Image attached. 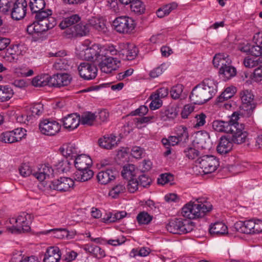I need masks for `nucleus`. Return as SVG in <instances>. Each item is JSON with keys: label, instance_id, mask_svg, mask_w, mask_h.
Returning <instances> with one entry per match:
<instances>
[{"label": "nucleus", "instance_id": "nucleus-39", "mask_svg": "<svg viewBox=\"0 0 262 262\" xmlns=\"http://www.w3.org/2000/svg\"><path fill=\"white\" fill-rule=\"evenodd\" d=\"M53 67L56 70H69L71 68V64L69 61L64 58H59L57 59L55 62Z\"/></svg>", "mask_w": 262, "mask_h": 262}, {"label": "nucleus", "instance_id": "nucleus-44", "mask_svg": "<svg viewBox=\"0 0 262 262\" xmlns=\"http://www.w3.org/2000/svg\"><path fill=\"white\" fill-rule=\"evenodd\" d=\"M177 138L179 139L180 142L185 143L188 140V133L186 127L180 126L178 128Z\"/></svg>", "mask_w": 262, "mask_h": 262}, {"label": "nucleus", "instance_id": "nucleus-22", "mask_svg": "<svg viewBox=\"0 0 262 262\" xmlns=\"http://www.w3.org/2000/svg\"><path fill=\"white\" fill-rule=\"evenodd\" d=\"M73 163L78 170L89 168L92 165V160L90 156L81 154L78 155L74 159Z\"/></svg>", "mask_w": 262, "mask_h": 262}, {"label": "nucleus", "instance_id": "nucleus-57", "mask_svg": "<svg viewBox=\"0 0 262 262\" xmlns=\"http://www.w3.org/2000/svg\"><path fill=\"white\" fill-rule=\"evenodd\" d=\"M13 3L10 0H0V11L6 13L10 10H11Z\"/></svg>", "mask_w": 262, "mask_h": 262}, {"label": "nucleus", "instance_id": "nucleus-12", "mask_svg": "<svg viewBox=\"0 0 262 262\" xmlns=\"http://www.w3.org/2000/svg\"><path fill=\"white\" fill-rule=\"evenodd\" d=\"M78 70L81 77L85 80L94 79L97 75V68L93 64L82 62L78 67Z\"/></svg>", "mask_w": 262, "mask_h": 262}, {"label": "nucleus", "instance_id": "nucleus-42", "mask_svg": "<svg viewBox=\"0 0 262 262\" xmlns=\"http://www.w3.org/2000/svg\"><path fill=\"white\" fill-rule=\"evenodd\" d=\"M115 171H113L111 169H107L105 171H101L99 172L97 175V180H114L116 179Z\"/></svg>", "mask_w": 262, "mask_h": 262}, {"label": "nucleus", "instance_id": "nucleus-40", "mask_svg": "<svg viewBox=\"0 0 262 262\" xmlns=\"http://www.w3.org/2000/svg\"><path fill=\"white\" fill-rule=\"evenodd\" d=\"M97 116L91 112H86L80 116V122L83 125H92Z\"/></svg>", "mask_w": 262, "mask_h": 262}, {"label": "nucleus", "instance_id": "nucleus-27", "mask_svg": "<svg viewBox=\"0 0 262 262\" xmlns=\"http://www.w3.org/2000/svg\"><path fill=\"white\" fill-rule=\"evenodd\" d=\"M80 19L78 14H73L64 18L59 24V26L62 30L68 29L76 25L75 24L78 23Z\"/></svg>", "mask_w": 262, "mask_h": 262}, {"label": "nucleus", "instance_id": "nucleus-3", "mask_svg": "<svg viewBox=\"0 0 262 262\" xmlns=\"http://www.w3.org/2000/svg\"><path fill=\"white\" fill-rule=\"evenodd\" d=\"M195 202H190L182 209V215L189 219L203 217L212 208V205L205 198H198Z\"/></svg>", "mask_w": 262, "mask_h": 262}, {"label": "nucleus", "instance_id": "nucleus-48", "mask_svg": "<svg viewBox=\"0 0 262 262\" xmlns=\"http://www.w3.org/2000/svg\"><path fill=\"white\" fill-rule=\"evenodd\" d=\"M13 132L12 131L6 132L3 133L0 136V140L2 142L8 143H12L16 142V139L14 138Z\"/></svg>", "mask_w": 262, "mask_h": 262}, {"label": "nucleus", "instance_id": "nucleus-16", "mask_svg": "<svg viewBox=\"0 0 262 262\" xmlns=\"http://www.w3.org/2000/svg\"><path fill=\"white\" fill-rule=\"evenodd\" d=\"M27 4L26 0H16L13 3L11 9V17L13 19L20 20L23 18L26 14Z\"/></svg>", "mask_w": 262, "mask_h": 262}, {"label": "nucleus", "instance_id": "nucleus-4", "mask_svg": "<svg viewBox=\"0 0 262 262\" xmlns=\"http://www.w3.org/2000/svg\"><path fill=\"white\" fill-rule=\"evenodd\" d=\"M33 219L31 214L25 212H21L16 217L9 219L10 224L12 226L7 230L13 234H18L28 232L30 230V223Z\"/></svg>", "mask_w": 262, "mask_h": 262}, {"label": "nucleus", "instance_id": "nucleus-33", "mask_svg": "<svg viewBox=\"0 0 262 262\" xmlns=\"http://www.w3.org/2000/svg\"><path fill=\"white\" fill-rule=\"evenodd\" d=\"M209 232L212 235H221L228 233V228L223 223L216 222L211 225Z\"/></svg>", "mask_w": 262, "mask_h": 262}, {"label": "nucleus", "instance_id": "nucleus-45", "mask_svg": "<svg viewBox=\"0 0 262 262\" xmlns=\"http://www.w3.org/2000/svg\"><path fill=\"white\" fill-rule=\"evenodd\" d=\"M49 78L48 75L43 76H37L33 78L32 83L33 85L36 87L44 86L47 85H49Z\"/></svg>", "mask_w": 262, "mask_h": 262}, {"label": "nucleus", "instance_id": "nucleus-31", "mask_svg": "<svg viewBox=\"0 0 262 262\" xmlns=\"http://www.w3.org/2000/svg\"><path fill=\"white\" fill-rule=\"evenodd\" d=\"M53 189L59 191H68L72 189L75 181H53Z\"/></svg>", "mask_w": 262, "mask_h": 262}, {"label": "nucleus", "instance_id": "nucleus-25", "mask_svg": "<svg viewBox=\"0 0 262 262\" xmlns=\"http://www.w3.org/2000/svg\"><path fill=\"white\" fill-rule=\"evenodd\" d=\"M61 252L58 247H49L43 258L44 262H59L61 258Z\"/></svg>", "mask_w": 262, "mask_h": 262}, {"label": "nucleus", "instance_id": "nucleus-61", "mask_svg": "<svg viewBox=\"0 0 262 262\" xmlns=\"http://www.w3.org/2000/svg\"><path fill=\"white\" fill-rule=\"evenodd\" d=\"M144 154V150L139 146L133 147L131 151V155L133 157L136 159H141Z\"/></svg>", "mask_w": 262, "mask_h": 262}, {"label": "nucleus", "instance_id": "nucleus-1", "mask_svg": "<svg viewBox=\"0 0 262 262\" xmlns=\"http://www.w3.org/2000/svg\"><path fill=\"white\" fill-rule=\"evenodd\" d=\"M238 119L239 114L234 112L228 121L214 120L212 126L216 132L232 134V140L234 143L241 144L247 140L248 133L244 130L243 125L237 122Z\"/></svg>", "mask_w": 262, "mask_h": 262}, {"label": "nucleus", "instance_id": "nucleus-64", "mask_svg": "<svg viewBox=\"0 0 262 262\" xmlns=\"http://www.w3.org/2000/svg\"><path fill=\"white\" fill-rule=\"evenodd\" d=\"M250 54L256 57L262 56V47L259 45H251Z\"/></svg>", "mask_w": 262, "mask_h": 262}, {"label": "nucleus", "instance_id": "nucleus-51", "mask_svg": "<svg viewBox=\"0 0 262 262\" xmlns=\"http://www.w3.org/2000/svg\"><path fill=\"white\" fill-rule=\"evenodd\" d=\"M185 156L189 159L193 160L196 158L200 154V152L194 148L192 147H187L184 150Z\"/></svg>", "mask_w": 262, "mask_h": 262}, {"label": "nucleus", "instance_id": "nucleus-2", "mask_svg": "<svg viewBox=\"0 0 262 262\" xmlns=\"http://www.w3.org/2000/svg\"><path fill=\"white\" fill-rule=\"evenodd\" d=\"M217 82L209 78L204 79L192 90L189 98L195 104H203L215 95L217 91Z\"/></svg>", "mask_w": 262, "mask_h": 262}, {"label": "nucleus", "instance_id": "nucleus-34", "mask_svg": "<svg viewBox=\"0 0 262 262\" xmlns=\"http://www.w3.org/2000/svg\"><path fill=\"white\" fill-rule=\"evenodd\" d=\"M135 174V167L133 164H127L123 167L121 175L124 179L137 180L136 179L134 178Z\"/></svg>", "mask_w": 262, "mask_h": 262}, {"label": "nucleus", "instance_id": "nucleus-17", "mask_svg": "<svg viewBox=\"0 0 262 262\" xmlns=\"http://www.w3.org/2000/svg\"><path fill=\"white\" fill-rule=\"evenodd\" d=\"M90 29L88 25L80 23L66 29L65 33L68 37L76 38L87 35Z\"/></svg>", "mask_w": 262, "mask_h": 262}, {"label": "nucleus", "instance_id": "nucleus-20", "mask_svg": "<svg viewBox=\"0 0 262 262\" xmlns=\"http://www.w3.org/2000/svg\"><path fill=\"white\" fill-rule=\"evenodd\" d=\"M62 155L66 158L74 160L78 155V148L74 143H68L62 145L59 148Z\"/></svg>", "mask_w": 262, "mask_h": 262}, {"label": "nucleus", "instance_id": "nucleus-58", "mask_svg": "<svg viewBox=\"0 0 262 262\" xmlns=\"http://www.w3.org/2000/svg\"><path fill=\"white\" fill-rule=\"evenodd\" d=\"M78 171L81 180H90L94 175L93 171L89 168Z\"/></svg>", "mask_w": 262, "mask_h": 262}, {"label": "nucleus", "instance_id": "nucleus-56", "mask_svg": "<svg viewBox=\"0 0 262 262\" xmlns=\"http://www.w3.org/2000/svg\"><path fill=\"white\" fill-rule=\"evenodd\" d=\"M71 164L72 163L68 160H62L56 165L57 169L58 172H66L69 170Z\"/></svg>", "mask_w": 262, "mask_h": 262}, {"label": "nucleus", "instance_id": "nucleus-41", "mask_svg": "<svg viewBox=\"0 0 262 262\" xmlns=\"http://www.w3.org/2000/svg\"><path fill=\"white\" fill-rule=\"evenodd\" d=\"M132 11L137 14H141L145 11V6L140 0H133L129 5Z\"/></svg>", "mask_w": 262, "mask_h": 262}, {"label": "nucleus", "instance_id": "nucleus-21", "mask_svg": "<svg viewBox=\"0 0 262 262\" xmlns=\"http://www.w3.org/2000/svg\"><path fill=\"white\" fill-rule=\"evenodd\" d=\"M233 143L234 142L232 140V137L230 139L226 136H222L216 147L217 152L220 155L228 153L232 148Z\"/></svg>", "mask_w": 262, "mask_h": 262}, {"label": "nucleus", "instance_id": "nucleus-6", "mask_svg": "<svg viewBox=\"0 0 262 262\" xmlns=\"http://www.w3.org/2000/svg\"><path fill=\"white\" fill-rule=\"evenodd\" d=\"M115 30L120 33H130L135 27L134 20L126 16L117 17L113 22Z\"/></svg>", "mask_w": 262, "mask_h": 262}, {"label": "nucleus", "instance_id": "nucleus-11", "mask_svg": "<svg viewBox=\"0 0 262 262\" xmlns=\"http://www.w3.org/2000/svg\"><path fill=\"white\" fill-rule=\"evenodd\" d=\"M193 144L199 148L209 149L211 147L212 142L209 133L205 131H199L195 133Z\"/></svg>", "mask_w": 262, "mask_h": 262}, {"label": "nucleus", "instance_id": "nucleus-38", "mask_svg": "<svg viewBox=\"0 0 262 262\" xmlns=\"http://www.w3.org/2000/svg\"><path fill=\"white\" fill-rule=\"evenodd\" d=\"M40 27L43 30L44 32L52 29L56 24V20L53 17H51L49 19L37 20Z\"/></svg>", "mask_w": 262, "mask_h": 262}, {"label": "nucleus", "instance_id": "nucleus-47", "mask_svg": "<svg viewBox=\"0 0 262 262\" xmlns=\"http://www.w3.org/2000/svg\"><path fill=\"white\" fill-rule=\"evenodd\" d=\"M260 63V58L258 57H246L244 60V64L246 67L252 68L258 66Z\"/></svg>", "mask_w": 262, "mask_h": 262}, {"label": "nucleus", "instance_id": "nucleus-36", "mask_svg": "<svg viewBox=\"0 0 262 262\" xmlns=\"http://www.w3.org/2000/svg\"><path fill=\"white\" fill-rule=\"evenodd\" d=\"M235 92L234 87H228L222 93L217 97L216 99V103H221L225 100L231 98L233 96Z\"/></svg>", "mask_w": 262, "mask_h": 262}, {"label": "nucleus", "instance_id": "nucleus-59", "mask_svg": "<svg viewBox=\"0 0 262 262\" xmlns=\"http://www.w3.org/2000/svg\"><path fill=\"white\" fill-rule=\"evenodd\" d=\"M180 142V141L176 136H170L168 139L163 138L162 140V143L164 146H174Z\"/></svg>", "mask_w": 262, "mask_h": 262}, {"label": "nucleus", "instance_id": "nucleus-37", "mask_svg": "<svg viewBox=\"0 0 262 262\" xmlns=\"http://www.w3.org/2000/svg\"><path fill=\"white\" fill-rule=\"evenodd\" d=\"M43 112V104L41 103H36L32 105L30 108L29 113V116H27V118L29 117V119H31V117L37 118L42 115Z\"/></svg>", "mask_w": 262, "mask_h": 262}, {"label": "nucleus", "instance_id": "nucleus-14", "mask_svg": "<svg viewBox=\"0 0 262 262\" xmlns=\"http://www.w3.org/2000/svg\"><path fill=\"white\" fill-rule=\"evenodd\" d=\"M104 52V49L99 48L98 45H94L84 50V58L86 60L98 63L103 57Z\"/></svg>", "mask_w": 262, "mask_h": 262}, {"label": "nucleus", "instance_id": "nucleus-55", "mask_svg": "<svg viewBox=\"0 0 262 262\" xmlns=\"http://www.w3.org/2000/svg\"><path fill=\"white\" fill-rule=\"evenodd\" d=\"M35 14V18L37 20L49 19L52 15V11L51 10L48 9L47 10H40L37 12H34Z\"/></svg>", "mask_w": 262, "mask_h": 262}, {"label": "nucleus", "instance_id": "nucleus-18", "mask_svg": "<svg viewBox=\"0 0 262 262\" xmlns=\"http://www.w3.org/2000/svg\"><path fill=\"white\" fill-rule=\"evenodd\" d=\"M72 78L67 73L57 74L53 75L49 78V86L60 88L67 86L71 81Z\"/></svg>", "mask_w": 262, "mask_h": 262}, {"label": "nucleus", "instance_id": "nucleus-10", "mask_svg": "<svg viewBox=\"0 0 262 262\" xmlns=\"http://www.w3.org/2000/svg\"><path fill=\"white\" fill-rule=\"evenodd\" d=\"M120 61L116 58L103 54V57L98 62V66L101 72L105 73H110L118 68V64Z\"/></svg>", "mask_w": 262, "mask_h": 262}, {"label": "nucleus", "instance_id": "nucleus-54", "mask_svg": "<svg viewBox=\"0 0 262 262\" xmlns=\"http://www.w3.org/2000/svg\"><path fill=\"white\" fill-rule=\"evenodd\" d=\"M125 189L124 185L119 184L112 188L109 192V195L113 198H116L120 193H123Z\"/></svg>", "mask_w": 262, "mask_h": 262}, {"label": "nucleus", "instance_id": "nucleus-8", "mask_svg": "<svg viewBox=\"0 0 262 262\" xmlns=\"http://www.w3.org/2000/svg\"><path fill=\"white\" fill-rule=\"evenodd\" d=\"M240 96L242 102V109L247 112L248 116H251L257 105L254 95L251 91L245 90L241 92Z\"/></svg>", "mask_w": 262, "mask_h": 262}, {"label": "nucleus", "instance_id": "nucleus-26", "mask_svg": "<svg viewBox=\"0 0 262 262\" xmlns=\"http://www.w3.org/2000/svg\"><path fill=\"white\" fill-rule=\"evenodd\" d=\"M212 63L215 68H224L231 66V60L228 55L218 54L214 56Z\"/></svg>", "mask_w": 262, "mask_h": 262}, {"label": "nucleus", "instance_id": "nucleus-46", "mask_svg": "<svg viewBox=\"0 0 262 262\" xmlns=\"http://www.w3.org/2000/svg\"><path fill=\"white\" fill-rule=\"evenodd\" d=\"M136 219L139 225H147L151 221L152 216L147 212L142 211L138 214Z\"/></svg>", "mask_w": 262, "mask_h": 262}, {"label": "nucleus", "instance_id": "nucleus-24", "mask_svg": "<svg viewBox=\"0 0 262 262\" xmlns=\"http://www.w3.org/2000/svg\"><path fill=\"white\" fill-rule=\"evenodd\" d=\"M254 227V220L239 221L234 224V228L237 231L245 234H253Z\"/></svg>", "mask_w": 262, "mask_h": 262}, {"label": "nucleus", "instance_id": "nucleus-13", "mask_svg": "<svg viewBox=\"0 0 262 262\" xmlns=\"http://www.w3.org/2000/svg\"><path fill=\"white\" fill-rule=\"evenodd\" d=\"M19 45H11L6 51L1 53V56L6 61L10 62H16L18 56L22 55V50Z\"/></svg>", "mask_w": 262, "mask_h": 262}, {"label": "nucleus", "instance_id": "nucleus-32", "mask_svg": "<svg viewBox=\"0 0 262 262\" xmlns=\"http://www.w3.org/2000/svg\"><path fill=\"white\" fill-rule=\"evenodd\" d=\"M219 74L221 78L227 81L234 77L236 74V69L231 66L220 68Z\"/></svg>", "mask_w": 262, "mask_h": 262}, {"label": "nucleus", "instance_id": "nucleus-63", "mask_svg": "<svg viewBox=\"0 0 262 262\" xmlns=\"http://www.w3.org/2000/svg\"><path fill=\"white\" fill-rule=\"evenodd\" d=\"M12 132H13V134H14L13 136L16 139V141L18 142L21 140L24 135H25L26 130L23 128H17L12 130Z\"/></svg>", "mask_w": 262, "mask_h": 262}, {"label": "nucleus", "instance_id": "nucleus-7", "mask_svg": "<svg viewBox=\"0 0 262 262\" xmlns=\"http://www.w3.org/2000/svg\"><path fill=\"white\" fill-rule=\"evenodd\" d=\"M196 164L205 173L214 172L219 166V161L214 156L205 155L197 159Z\"/></svg>", "mask_w": 262, "mask_h": 262}, {"label": "nucleus", "instance_id": "nucleus-19", "mask_svg": "<svg viewBox=\"0 0 262 262\" xmlns=\"http://www.w3.org/2000/svg\"><path fill=\"white\" fill-rule=\"evenodd\" d=\"M178 108L174 105L168 106L162 108L158 114V117L162 121L174 119L178 114Z\"/></svg>", "mask_w": 262, "mask_h": 262}, {"label": "nucleus", "instance_id": "nucleus-52", "mask_svg": "<svg viewBox=\"0 0 262 262\" xmlns=\"http://www.w3.org/2000/svg\"><path fill=\"white\" fill-rule=\"evenodd\" d=\"M183 91V86L179 84L173 86L170 90V95L171 97L174 99H178L180 98Z\"/></svg>", "mask_w": 262, "mask_h": 262}, {"label": "nucleus", "instance_id": "nucleus-62", "mask_svg": "<svg viewBox=\"0 0 262 262\" xmlns=\"http://www.w3.org/2000/svg\"><path fill=\"white\" fill-rule=\"evenodd\" d=\"M206 116L204 113L197 115L195 116L196 123L194 124V127L198 128L203 126L206 123Z\"/></svg>", "mask_w": 262, "mask_h": 262}, {"label": "nucleus", "instance_id": "nucleus-50", "mask_svg": "<svg viewBox=\"0 0 262 262\" xmlns=\"http://www.w3.org/2000/svg\"><path fill=\"white\" fill-rule=\"evenodd\" d=\"M151 101L149 107L151 110H155L160 108L162 105V101L156 95L151 94L150 96Z\"/></svg>", "mask_w": 262, "mask_h": 262}, {"label": "nucleus", "instance_id": "nucleus-5", "mask_svg": "<svg viewBox=\"0 0 262 262\" xmlns=\"http://www.w3.org/2000/svg\"><path fill=\"white\" fill-rule=\"evenodd\" d=\"M194 228L193 223L189 220L174 219L166 225L167 231L173 234H182L191 232Z\"/></svg>", "mask_w": 262, "mask_h": 262}, {"label": "nucleus", "instance_id": "nucleus-35", "mask_svg": "<svg viewBox=\"0 0 262 262\" xmlns=\"http://www.w3.org/2000/svg\"><path fill=\"white\" fill-rule=\"evenodd\" d=\"M13 94L12 89L9 85H0V101H8L12 97Z\"/></svg>", "mask_w": 262, "mask_h": 262}, {"label": "nucleus", "instance_id": "nucleus-49", "mask_svg": "<svg viewBox=\"0 0 262 262\" xmlns=\"http://www.w3.org/2000/svg\"><path fill=\"white\" fill-rule=\"evenodd\" d=\"M51 232H53L55 237L57 238H63L64 237H68L69 235V231L64 228H54L45 231V233H48Z\"/></svg>", "mask_w": 262, "mask_h": 262}, {"label": "nucleus", "instance_id": "nucleus-9", "mask_svg": "<svg viewBox=\"0 0 262 262\" xmlns=\"http://www.w3.org/2000/svg\"><path fill=\"white\" fill-rule=\"evenodd\" d=\"M39 128L42 134L52 136L59 132L61 126L57 122L47 119L40 121Z\"/></svg>", "mask_w": 262, "mask_h": 262}, {"label": "nucleus", "instance_id": "nucleus-29", "mask_svg": "<svg viewBox=\"0 0 262 262\" xmlns=\"http://www.w3.org/2000/svg\"><path fill=\"white\" fill-rule=\"evenodd\" d=\"M100 146L107 149H111L115 147L117 144L116 137L113 135L110 136H104L103 138H100L98 140Z\"/></svg>", "mask_w": 262, "mask_h": 262}, {"label": "nucleus", "instance_id": "nucleus-28", "mask_svg": "<svg viewBox=\"0 0 262 262\" xmlns=\"http://www.w3.org/2000/svg\"><path fill=\"white\" fill-rule=\"evenodd\" d=\"M138 49L136 47H132L131 48L123 49L119 51V57L124 60H132L137 55Z\"/></svg>", "mask_w": 262, "mask_h": 262}, {"label": "nucleus", "instance_id": "nucleus-53", "mask_svg": "<svg viewBox=\"0 0 262 262\" xmlns=\"http://www.w3.org/2000/svg\"><path fill=\"white\" fill-rule=\"evenodd\" d=\"M19 173L21 176L24 177H26L32 174L34 170L33 171L29 163H23L19 168Z\"/></svg>", "mask_w": 262, "mask_h": 262}, {"label": "nucleus", "instance_id": "nucleus-23", "mask_svg": "<svg viewBox=\"0 0 262 262\" xmlns=\"http://www.w3.org/2000/svg\"><path fill=\"white\" fill-rule=\"evenodd\" d=\"M63 126L70 130H73L78 127L80 123V115L71 114L62 119Z\"/></svg>", "mask_w": 262, "mask_h": 262}, {"label": "nucleus", "instance_id": "nucleus-43", "mask_svg": "<svg viewBox=\"0 0 262 262\" xmlns=\"http://www.w3.org/2000/svg\"><path fill=\"white\" fill-rule=\"evenodd\" d=\"M29 5L32 12L34 13L43 10L46 3L44 0H31Z\"/></svg>", "mask_w": 262, "mask_h": 262}, {"label": "nucleus", "instance_id": "nucleus-60", "mask_svg": "<svg viewBox=\"0 0 262 262\" xmlns=\"http://www.w3.org/2000/svg\"><path fill=\"white\" fill-rule=\"evenodd\" d=\"M37 186L40 190L42 191L49 190L53 189L52 186L54 183L53 181H38Z\"/></svg>", "mask_w": 262, "mask_h": 262}, {"label": "nucleus", "instance_id": "nucleus-30", "mask_svg": "<svg viewBox=\"0 0 262 262\" xmlns=\"http://www.w3.org/2000/svg\"><path fill=\"white\" fill-rule=\"evenodd\" d=\"M83 248L85 251L93 254L98 258H101L105 256L104 250L99 246L92 244H85Z\"/></svg>", "mask_w": 262, "mask_h": 262}, {"label": "nucleus", "instance_id": "nucleus-15", "mask_svg": "<svg viewBox=\"0 0 262 262\" xmlns=\"http://www.w3.org/2000/svg\"><path fill=\"white\" fill-rule=\"evenodd\" d=\"M32 176L38 180L51 179L55 177L53 169L49 164H42L34 170Z\"/></svg>", "mask_w": 262, "mask_h": 262}]
</instances>
